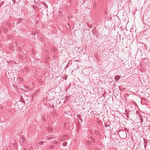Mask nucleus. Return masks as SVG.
I'll return each mask as SVG.
<instances>
[{"label": "nucleus", "instance_id": "obj_1", "mask_svg": "<svg viewBox=\"0 0 150 150\" xmlns=\"http://www.w3.org/2000/svg\"><path fill=\"white\" fill-rule=\"evenodd\" d=\"M119 135L122 139H124L127 137V134L126 132L124 130L120 129L119 131Z\"/></svg>", "mask_w": 150, "mask_h": 150}, {"label": "nucleus", "instance_id": "obj_2", "mask_svg": "<svg viewBox=\"0 0 150 150\" xmlns=\"http://www.w3.org/2000/svg\"><path fill=\"white\" fill-rule=\"evenodd\" d=\"M47 130L49 132H53V129L52 128H51L50 127H48L47 128Z\"/></svg>", "mask_w": 150, "mask_h": 150}, {"label": "nucleus", "instance_id": "obj_3", "mask_svg": "<svg viewBox=\"0 0 150 150\" xmlns=\"http://www.w3.org/2000/svg\"><path fill=\"white\" fill-rule=\"evenodd\" d=\"M120 77L119 76H117L115 77V79L116 81L120 79Z\"/></svg>", "mask_w": 150, "mask_h": 150}, {"label": "nucleus", "instance_id": "obj_4", "mask_svg": "<svg viewBox=\"0 0 150 150\" xmlns=\"http://www.w3.org/2000/svg\"><path fill=\"white\" fill-rule=\"evenodd\" d=\"M144 145L145 148H146L147 143V142H145V139H144Z\"/></svg>", "mask_w": 150, "mask_h": 150}, {"label": "nucleus", "instance_id": "obj_5", "mask_svg": "<svg viewBox=\"0 0 150 150\" xmlns=\"http://www.w3.org/2000/svg\"><path fill=\"white\" fill-rule=\"evenodd\" d=\"M44 142L42 141H40L38 142V144L40 145H42L43 143Z\"/></svg>", "mask_w": 150, "mask_h": 150}, {"label": "nucleus", "instance_id": "obj_6", "mask_svg": "<svg viewBox=\"0 0 150 150\" xmlns=\"http://www.w3.org/2000/svg\"><path fill=\"white\" fill-rule=\"evenodd\" d=\"M67 144V143L66 142H64L63 143L62 145L63 146H66Z\"/></svg>", "mask_w": 150, "mask_h": 150}, {"label": "nucleus", "instance_id": "obj_7", "mask_svg": "<svg viewBox=\"0 0 150 150\" xmlns=\"http://www.w3.org/2000/svg\"><path fill=\"white\" fill-rule=\"evenodd\" d=\"M43 5H44V6L47 8H48V6H47V5L45 3H43Z\"/></svg>", "mask_w": 150, "mask_h": 150}, {"label": "nucleus", "instance_id": "obj_8", "mask_svg": "<svg viewBox=\"0 0 150 150\" xmlns=\"http://www.w3.org/2000/svg\"><path fill=\"white\" fill-rule=\"evenodd\" d=\"M59 15L60 16H63V14L62 13L61 11H59Z\"/></svg>", "mask_w": 150, "mask_h": 150}, {"label": "nucleus", "instance_id": "obj_9", "mask_svg": "<svg viewBox=\"0 0 150 150\" xmlns=\"http://www.w3.org/2000/svg\"><path fill=\"white\" fill-rule=\"evenodd\" d=\"M43 81H42V80L41 79H40V80H39L38 81V82L40 83V84H42V83Z\"/></svg>", "mask_w": 150, "mask_h": 150}, {"label": "nucleus", "instance_id": "obj_10", "mask_svg": "<svg viewBox=\"0 0 150 150\" xmlns=\"http://www.w3.org/2000/svg\"><path fill=\"white\" fill-rule=\"evenodd\" d=\"M140 122L141 123H142L143 122V119H142V118H140Z\"/></svg>", "mask_w": 150, "mask_h": 150}, {"label": "nucleus", "instance_id": "obj_11", "mask_svg": "<svg viewBox=\"0 0 150 150\" xmlns=\"http://www.w3.org/2000/svg\"><path fill=\"white\" fill-rule=\"evenodd\" d=\"M95 133L96 134H98L99 133L98 132V131H96L95 132Z\"/></svg>", "mask_w": 150, "mask_h": 150}, {"label": "nucleus", "instance_id": "obj_12", "mask_svg": "<svg viewBox=\"0 0 150 150\" xmlns=\"http://www.w3.org/2000/svg\"><path fill=\"white\" fill-rule=\"evenodd\" d=\"M124 129L125 131L128 132V130L126 128H125Z\"/></svg>", "mask_w": 150, "mask_h": 150}, {"label": "nucleus", "instance_id": "obj_13", "mask_svg": "<svg viewBox=\"0 0 150 150\" xmlns=\"http://www.w3.org/2000/svg\"><path fill=\"white\" fill-rule=\"evenodd\" d=\"M22 140L23 141V140H25V138L24 137H23L22 138Z\"/></svg>", "mask_w": 150, "mask_h": 150}, {"label": "nucleus", "instance_id": "obj_14", "mask_svg": "<svg viewBox=\"0 0 150 150\" xmlns=\"http://www.w3.org/2000/svg\"><path fill=\"white\" fill-rule=\"evenodd\" d=\"M19 78V80H21V81L22 80V78Z\"/></svg>", "mask_w": 150, "mask_h": 150}, {"label": "nucleus", "instance_id": "obj_15", "mask_svg": "<svg viewBox=\"0 0 150 150\" xmlns=\"http://www.w3.org/2000/svg\"><path fill=\"white\" fill-rule=\"evenodd\" d=\"M79 119L81 120V122L82 120L80 117L79 118Z\"/></svg>", "mask_w": 150, "mask_h": 150}, {"label": "nucleus", "instance_id": "obj_16", "mask_svg": "<svg viewBox=\"0 0 150 150\" xmlns=\"http://www.w3.org/2000/svg\"><path fill=\"white\" fill-rule=\"evenodd\" d=\"M91 140H93L94 139H93V138H92H92H91Z\"/></svg>", "mask_w": 150, "mask_h": 150}, {"label": "nucleus", "instance_id": "obj_17", "mask_svg": "<svg viewBox=\"0 0 150 150\" xmlns=\"http://www.w3.org/2000/svg\"><path fill=\"white\" fill-rule=\"evenodd\" d=\"M59 140L60 141H62V139L61 138L59 139Z\"/></svg>", "mask_w": 150, "mask_h": 150}, {"label": "nucleus", "instance_id": "obj_18", "mask_svg": "<svg viewBox=\"0 0 150 150\" xmlns=\"http://www.w3.org/2000/svg\"><path fill=\"white\" fill-rule=\"evenodd\" d=\"M69 16H68V19H69Z\"/></svg>", "mask_w": 150, "mask_h": 150}, {"label": "nucleus", "instance_id": "obj_19", "mask_svg": "<svg viewBox=\"0 0 150 150\" xmlns=\"http://www.w3.org/2000/svg\"><path fill=\"white\" fill-rule=\"evenodd\" d=\"M1 5H2V4H0V7H1Z\"/></svg>", "mask_w": 150, "mask_h": 150}, {"label": "nucleus", "instance_id": "obj_20", "mask_svg": "<svg viewBox=\"0 0 150 150\" xmlns=\"http://www.w3.org/2000/svg\"><path fill=\"white\" fill-rule=\"evenodd\" d=\"M64 79H65V80H66V79H67V77H66V79H64Z\"/></svg>", "mask_w": 150, "mask_h": 150}, {"label": "nucleus", "instance_id": "obj_21", "mask_svg": "<svg viewBox=\"0 0 150 150\" xmlns=\"http://www.w3.org/2000/svg\"><path fill=\"white\" fill-rule=\"evenodd\" d=\"M110 126V125H108L107 126Z\"/></svg>", "mask_w": 150, "mask_h": 150}, {"label": "nucleus", "instance_id": "obj_22", "mask_svg": "<svg viewBox=\"0 0 150 150\" xmlns=\"http://www.w3.org/2000/svg\"><path fill=\"white\" fill-rule=\"evenodd\" d=\"M105 127H107V126H106L105 125Z\"/></svg>", "mask_w": 150, "mask_h": 150}]
</instances>
